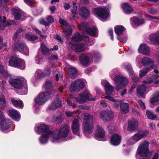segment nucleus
I'll use <instances>...</instances> for the list:
<instances>
[{
    "label": "nucleus",
    "mask_w": 159,
    "mask_h": 159,
    "mask_svg": "<svg viewBox=\"0 0 159 159\" xmlns=\"http://www.w3.org/2000/svg\"><path fill=\"white\" fill-rule=\"evenodd\" d=\"M68 70V74L71 78L74 79L77 74V70L71 66H70L67 68Z\"/></svg>",
    "instance_id": "7c9ffc66"
},
{
    "label": "nucleus",
    "mask_w": 159,
    "mask_h": 159,
    "mask_svg": "<svg viewBox=\"0 0 159 159\" xmlns=\"http://www.w3.org/2000/svg\"><path fill=\"white\" fill-rule=\"evenodd\" d=\"M51 94L45 92L40 94L35 98V102L36 104L41 105L44 104L50 98Z\"/></svg>",
    "instance_id": "f8f14e48"
},
{
    "label": "nucleus",
    "mask_w": 159,
    "mask_h": 159,
    "mask_svg": "<svg viewBox=\"0 0 159 159\" xmlns=\"http://www.w3.org/2000/svg\"><path fill=\"white\" fill-rule=\"evenodd\" d=\"M95 139L99 141H105L107 140L105 137V132L100 126L98 125L95 128Z\"/></svg>",
    "instance_id": "9b49d317"
},
{
    "label": "nucleus",
    "mask_w": 159,
    "mask_h": 159,
    "mask_svg": "<svg viewBox=\"0 0 159 159\" xmlns=\"http://www.w3.org/2000/svg\"><path fill=\"white\" fill-rule=\"evenodd\" d=\"M149 143L147 141H143L140 144L137 151V159H150L152 154L149 150Z\"/></svg>",
    "instance_id": "f257e3e1"
},
{
    "label": "nucleus",
    "mask_w": 159,
    "mask_h": 159,
    "mask_svg": "<svg viewBox=\"0 0 159 159\" xmlns=\"http://www.w3.org/2000/svg\"><path fill=\"white\" fill-rule=\"evenodd\" d=\"M82 117L84 120L82 128L84 134L85 135H87L88 134H91L94 128L93 116L86 113L83 114Z\"/></svg>",
    "instance_id": "7ed1b4c3"
},
{
    "label": "nucleus",
    "mask_w": 159,
    "mask_h": 159,
    "mask_svg": "<svg viewBox=\"0 0 159 159\" xmlns=\"http://www.w3.org/2000/svg\"><path fill=\"white\" fill-rule=\"evenodd\" d=\"M143 81L146 84H150L153 82V80L151 78H147Z\"/></svg>",
    "instance_id": "052dcab7"
},
{
    "label": "nucleus",
    "mask_w": 159,
    "mask_h": 159,
    "mask_svg": "<svg viewBox=\"0 0 159 159\" xmlns=\"http://www.w3.org/2000/svg\"><path fill=\"white\" fill-rule=\"evenodd\" d=\"M70 98H74L79 103H84L87 100L94 101L95 98H92L91 95L88 90L84 91L79 94L76 97H73L72 95H70Z\"/></svg>",
    "instance_id": "20e7f679"
},
{
    "label": "nucleus",
    "mask_w": 159,
    "mask_h": 159,
    "mask_svg": "<svg viewBox=\"0 0 159 159\" xmlns=\"http://www.w3.org/2000/svg\"><path fill=\"white\" fill-rule=\"evenodd\" d=\"M105 98L114 102V105L115 106H117L120 104V101L114 99L112 97H110L109 96H105Z\"/></svg>",
    "instance_id": "a18cd8bd"
},
{
    "label": "nucleus",
    "mask_w": 159,
    "mask_h": 159,
    "mask_svg": "<svg viewBox=\"0 0 159 159\" xmlns=\"http://www.w3.org/2000/svg\"><path fill=\"white\" fill-rule=\"evenodd\" d=\"M11 124V121L9 119H5L2 120L0 122L1 130L4 132L10 131V128Z\"/></svg>",
    "instance_id": "2eb2a0df"
},
{
    "label": "nucleus",
    "mask_w": 159,
    "mask_h": 159,
    "mask_svg": "<svg viewBox=\"0 0 159 159\" xmlns=\"http://www.w3.org/2000/svg\"><path fill=\"white\" fill-rule=\"evenodd\" d=\"M9 82L11 85L14 88L18 89L25 88L24 90L25 93L23 94L25 95L26 94L27 90L25 88L26 85H24L23 82L20 79L11 78L9 80Z\"/></svg>",
    "instance_id": "6e6552de"
},
{
    "label": "nucleus",
    "mask_w": 159,
    "mask_h": 159,
    "mask_svg": "<svg viewBox=\"0 0 159 159\" xmlns=\"http://www.w3.org/2000/svg\"><path fill=\"white\" fill-rule=\"evenodd\" d=\"M73 132L78 136H80L79 131L80 128V123L79 121L77 119H75L71 126Z\"/></svg>",
    "instance_id": "393cba45"
},
{
    "label": "nucleus",
    "mask_w": 159,
    "mask_h": 159,
    "mask_svg": "<svg viewBox=\"0 0 159 159\" xmlns=\"http://www.w3.org/2000/svg\"><path fill=\"white\" fill-rule=\"evenodd\" d=\"M51 71L49 68L46 69L43 72L44 77L49 76L51 74Z\"/></svg>",
    "instance_id": "13d9d810"
},
{
    "label": "nucleus",
    "mask_w": 159,
    "mask_h": 159,
    "mask_svg": "<svg viewBox=\"0 0 159 159\" xmlns=\"http://www.w3.org/2000/svg\"><path fill=\"white\" fill-rule=\"evenodd\" d=\"M139 125V122L135 118H131L128 120L127 126L128 130L133 131L136 130Z\"/></svg>",
    "instance_id": "a211bd4d"
},
{
    "label": "nucleus",
    "mask_w": 159,
    "mask_h": 159,
    "mask_svg": "<svg viewBox=\"0 0 159 159\" xmlns=\"http://www.w3.org/2000/svg\"><path fill=\"white\" fill-rule=\"evenodd\" d=\"M12 11L16 19L20 20L23 19V17L24 16V13L22 11L15 9H12Z\"/></svg>",
    "instance_id": "c756f323"
},
{
    "label": "nucleus",
    "mask_w": 159,
    "mask_h": 159,
    "mask_svg": "<svg viewBox=\"0 0 159 159\" xmlns=\"http://www.w3.org/2000/svg\"><path fill=\"white\" fill-rule=\"evenodd\" d=\"M100 118L103 120L109 121L113 119L114 115L110 111H103L100 114Z\"/></svg>",
    "instance_id": "f3484780"
},
{
    "label": "nucleus",
    "mask_w": 159,
    "mask_h": 159,
    "mask_svg": "<svg viewBox=\"0 0 159 159\" xmlns=\"http://www.w3.org/2000/svg\"><path fill=\"white\" fill-rule=\"evenodd\" d=\"M6 103L4 98H0V107L1 109H3L6 106Z\"/></svg>",
    "instance_id": "5fc2aeb1"
},
{
    "label": "nucleus",
    "mask_w": 159,
    "mask_h": 159,
    "mask_svg": "<svg viewBox=\"0 0 159 159\" xmlns=\"http://www.w3.org/2000/svg\"><path fill=\"white\" fill-rule=\"evenodd\" d=\"M55 87V84L52 83V81L50 80H47L44 83L43 87L46 90L45 92L47 93L52 94V92H54V88Z\"/></svg>",
    "instance_id": "6ab92c4d"
},
{
    "label": "nucleus",
    "mask_w": 159,
    "mask_h": 159,
    "mask_svg": "<svg viewBox=\"0 0 159 159\" xmlns=\"http://www.w3.org/2000/svg\"><path fill=\"white\" fill-rule=\"evenodd\" d=\"M125 30V28L122 25H117L115 27V32L118 35L122 34Z\"/></svg>",
    "instance_id": "a19ab883"
},
{
    "label": "nucleus",
    "mask_w": 159,
    "mask_h": 159,
    "mask_svg": "<svg viewBox=\"0 0 159 159\" xmlns=\"http://www.w3.org/2000/svg\"><path fill=\"white\" fill-rule=\"evenodd\" d=\"M146 88L145 85L143 84L139 85L137 88V93L140 96H143L145 91Z\"/></svg>",
    "instance_id": "58836bf2"
},
{
    "label": "nucleus",
    "mask_w": 159,
    "mask_h": 159,
    "mask_svg": "<svg viewBox=\"0 0 159 159\" xmlns=\"http://www.w3.org/2000/svg\"><path fill=\"white\" fill-rule=\"evenodd\" d=\"M136 143L132 136L129 138L127 141V143L129 145H133Z\"/></svg>",
    "instance_id": "603ef678"
},
{
    "label": "nucleus",
    "mask_w": 159,
    "mask_h": 159,
    "mask_svg": "<svg viewBox=\"0 0 159 159\" xmlns=\"http://www.w3.org/2000/svg\"><path fill=\"white\" fill-rule=\"evenodd\" d=\"M139 103L143 109H144L145 108V106L144 103L141 100H139Z\"/></svg>",
    "instance_id": "69168bd1"
},
{
    "label": "nucleus",
    "mask_w": 159,
    "mask_h": 159,
    "mask_svg": "<svg viewBox=\"0 0 159 159\" xmlns=\"http://www.w3.org/2000/svg\"><path fill=\"white\" fill-rule=\"evenodd\" d=\"M35 130L37 134L43 133L44 134H48L52 135V131L48 129V127L44 124H37L35 128Z\"/></svg>",
    "instance_id": "4468645a"
},
{
    "label": "nucleus",
    "mask_w": 159,
    "mask_h": 159,
    "mask_svg": "<svg viewBox=\"0 0 159 159\" xmlns=\"http://www.w3.org/2000/svg\"><path fill=\"white\" fill-rule=\"evenodd\" d=\"M22 31V30L20 29L17 30V32L15 33V35L13 37V39H16L17 38L19 33H20Z\"/></svg>",
    "instance_id": "e2e57ef3"
},
{
    "label": "nucleus",
    "mask_w": 159,
    "mask_h": 159,
    "mask_svg": "<svg viewBox=\"0 0 159 159\" xmlns=\"http://www.w3.org/2000/svg\"><path fill=\"white\" fill-rule=\"evenodd\" d=\"M73 8L71 9V10L74 16H75L78 13V11H77V6L76 3L75 2L73 3Z\"/></svg>",
    "instance_id": "09e8293b"
},
{
    "label": "nucleus",
    "mask_w": 159,
    "mask_h": 159,
    "mask_svg": "<svg viewBox=\"0 0 159 159\" xmlns=\"http://www.w3.org/2000/svg\"><path fill=\"white\" fill-rule=\"evenodd\" d=\"M41 48L42 52L44 54L46 55L49 54V49L44 44H42Z\"/></svg>",
    "instance_id": "8fccbe9b"
},
{
    "label": "nucleus",
    "mask_w": 159,
    "mask_h": 159,
    "mask_svg": "<svg viewBox=\"0 0 159 159\" xmlns=\"http://www.w3.org/2000/svg\"><path fill=\"white\" fill-rule=\"evenodd\" d=\"M6 18L4 16H0V30H4L6 26L11 25L14 24L12 20H7L6 22Z\"/></svg>",
    "instance_id": "412c9836"
},
{
    "label": "nucleus",
    "mask_w": 159,
    "mask_h": 159,
    "mask_svg": "<svg viewBox=\"0 0 159 159\" xmlns=\"http://www.w3.org/2000/svg\"><path fill=\"white\" fill-rule=\"evenodd\" d=\"M9 63L10 66L16 67L21 69H24L25 67L24 61L16 57H12L10 59Z\"/></svg>",
    "instance_id": "423d86ee"
},
{
    "label": "nucleus",
    "mask_w": 159,
    "mask_h": 159,
    "mask_svg": "<svg viewBox=\"0 0 159 159\" xmlns=\"http://www.w3.org/2000/svg\"><path fill=\"white\" fill-rule=\"evenodd\" d=\"M121 140V136L116 133L113 134L111 138V143L112 145L114 146H116L119 144Z\"/></svg>",
    "instance_id": "b1692460"
},
{
    "label": "nucleus",
    "mask_w": 159,
    "mask_h": 159,
    "mask_svg": "<svg viewBox=\"0 0 159 159\" xmlns=\"http://www.w3.org/2000/svg\"><path fill=\"white\" fill-rule=\"evenodd\" d=\"M79 13L80 16L83 18H87L90 16L89 10L85 7H81L79 10Z\"/></svg>",
    "instance_id": "a878e982"
},
{
    "label": "nucleus",
    "mask_w": 159,
    "mask_h": 159,
    "mask_svg": "<svg viewBox=\"0 0 159 159\" xmlns=\"http://www.w3.org/2000/svg\"><path fill=\"white\" fill-rule=\"evenodd\" d=\"M145 16L147 17H148L150 19H149V20H152L153 21H155L154 20H159V16H151L150 15L146 14L145 15Z\"/></svg>",
    "instance_id": "4d7b16f0"
},
{
    "label": "nucleus",
    "mask_w": 159,
    "mask_h": 159,
    "mask_svg": "<svg viewBox=\"0 0 159 159\" xmlns=\"http://www.w3.org/2000/svg\"><path fill=\"white\" fill-rule=\"evenodd\" d=\"M146 114L147 117L149 119L154 120L157 118V115L151 110H147Z\"/></svg>",
    "instance_id": "79ce46f5"
},
{
    "label": "nucleus",
    "mask_w": 159,
    "mask_h": 159,
    "mask_svg": "<svg viewBox=\"0 0 159 159\" xmlns=\"http://www.w3.org/2000/svg\"><path fill=\"white\" fill-rule=\"evenodd\" d=\"M149 68H146L141 70L139 72L140 77L142 78L146 75L149 71Z\"/></svg>",
    "instance_id": "de8ad7c7"
},
{
    "label": "nucleus",
    "mask_w": 159,
    "mask_h": 159,
    "mask_svg": "<svg viewBox=\"0 0 159 159\" xmlns=\"http://www.w3.org/2000/svg\"><path fill=\"white\" fill-rule=\"evenodd\" d=\"M122 7L124 11L127 13H130L133 10L131 6L126 2L122 4Z\"/></svg>",
    "instance_id": "c9c22d12"
},
{
    "label": "nucleus",
    "mask_w": 159,
    "mask_h": 159,
    "mask_svg": "<svg viewBox=\"0 0 159 159\" xmlns=\"http://www.w3.org/2000/svg\"><path fill=\"white\" fill-rule=\"evenodd\" d=\"M142 139L146 137L149 134V132L148 131H145L142 133H139Z\"/></svg>",
    "instance_id": "680f3d73"
},
{
    "label": "nucleus",
    "mask_w": 159,
    "mask_h": 159,
    "mask_svg": "<svg viewBox=\"0 0 159 159\" xmlns=\"http://www.w3.org/2000/svg\"><path fill=\"white\" fill-rule=\"evenodd\" d=\"M47 20L48 23H51L54 21V19L52 16H49L47 18Z\"/></svg>",
    "instance_id": "774afa93"
},
{
    "label": "nucleus",
    "mask_w": 159,
    "mask_h": 159,
    "mask_svg": "<svg viewBox=\"0 0 159 159\" xmlns=\"http://www.w3.org/2000/svg\"><path fill=\"white\" fill-rule=\"evenodd\" d=\"M8 115L16 121H19L20 119V116L19 112L14 109H10L8 111Z\"/></svg>",
    "instance_id": "5701e85b"
},
{
    "label": "nucleus",
    "mask_w": 159,
    "mask_h": 159,
    "mask_svg": "<svg viewBox=\"0 0 159 159\" xmlns=\"http://www.w3.org/2000/svg\"><path fill=\"white\" fill-rule=\"evenodd\" d=\"M149 40L152 43H158L159 45V32L151 34L149 36Z\"/></svg>",
    "instance_id": "c85d7f7f"
},
{
    "label": "nucleus",
    "mask_w": 159,
    "mask_h": 159,
    "mask_svg": "<svg viewBox=\"0 0 159 159\" xmlns=\"http://www.w3.org/2000/svg\"><path fill=\"white\" fill-rule=\"evenodd\" d=\"M84 86V83L82 80L77 79L71 83L70 90L71 92H79L83 89Z\"/></svg>",
    "instance_id": "1a4fd4ad"
},
{
    "label": "nucleus",
    "mask_w": 159,
    "mask_h": 159,
    "mask_svg": "<svg viewBox=\"0 0 159 159\" xmlns=\"http://www.w3.org/2000/svg\"><path fill=\"white\" fill-rule=\"evenodd\" d=\"M115 89L118 91L125 87L129 83L128 80L121 76L117 75L115 78Z\"/></svg>",
    "instance_id": "0eeeda50"
},
{
    "label": "nucleus",
    "mask_w": 159,
    "mask_h": 159,
    "mask_svg": "<svg viewBox=\"0 0 159 159\" xmlns=\"http://www.w3.org/2000/svg\"><path fill=\"white\" fill-rule=\"evenodd\" d=\"M0 72L5 77H7L9 76L7 71L5 70L3 66L0 64Z\"/></svg>",
    "instance_id": "49530a36"
},
{
    "label": "nucleus",
    "mask_w": 159,
    "mask_h": 159,
    "mask_svg": "<svg viewBox=\"0 0 159 159\" xmlns=\"http://www.w3.org/2000/svg\"><path fill=\"white\" fill-rule=\"evenodd\" d=\"M61 102L59 99H57L48 106V108L50 110H55L61 106Z\"/></svg>",
    "instance_id": "bb28decb"
},
{
    "label": "nucleus",
    "mask_w": 159,
    "mask_h": 159,
    "mask_svg": "<svg viewBox=\"0 0 159 159\" xmlns=\"http://www.w3.org/2000/svg\"><path fill=\"white\" fill-rule=\"evenodd\" d=\"M72 40L74 42H78L83 40L85 41L89 45H92L94 44V42L90 41L89 38L85 36L81 37L80 34L79 33H76L73 34L72 38Z\"/></svg>",
    "instance_id": "ddd939ff"
},
{
    "label": "nucleus",
    "mask_w": 159,
    "mask_h": 159,
    "mask_svg": "<svg viewBox=\"0 0 159 159\" xmlns=\"http://www.w3.org/2000/svg\"><path fill=\"white\" fill-rule=\"evenodd\" d=\"M69 131V127L66 125H61L59 128L52 132V142L54 143L61 142L64 140V138L67 137Z\"/></svg>",
    "instance_id": "f03ea898"
},
{
    "label": "nucleus",
    "mask_w": 159,
    "mask_h": 159,
    "mask_svg": "<svg viewBox=\"0 0 159 159\" xmlns=\"http://www.w3.org/2000/svg\"><path fill=\"white\" fill-rule=\"evenodd\" d=\"M133 25L138 26L143 23L144 20L142 18L134 17L133 19Z\"/></svg>",
    "instance_id": "ea45409f"
},
{
    "label": "nucleus",
    "mask_w": 159,
    "mask_h": 159,
    "mask_svg": "<svg viewBox=\"0 0 159 159\" xmlns=\"http://www.w3.org/2000/svg\"><path fill=\"white\" fill-rule=\"evenodd\" d=\"M93 55H92L93 57V59H94V60H96L97 58H99L100 57V55L98 53L95 52L93 53Z\"/></svg>",
    "instance_id": "338daca9"
},
{
    "label": "nucleus",
    "mask_w": 159,
    "mask_h": 159,
    "mask_svg": "<svg viewBox=\"0 0 159 159\" xmlns=\"http://www.w3.org/2000/svg\"><path fill=\"white\" fill-rule=\"evenodd\" d=\"M17 48L21 53L27 55H28L29 54L28 48L24 43L20 44Z\"/></svg>",
    "instance_id": "72a5a7b5"
},
{
    "label": "nucleus",
    "mask_w": 159,
    "mask_h": 159,
    "mask_svg": "<svg viewBox=\"0 0 159 159\" xmlns=\"http://www.w3.org/2000/svg\"><path fill=\"white\" fill-rule=\"evenodd\" d=\"M125 68L130 74H131L132 75L133 74L134 72L132 70V68L130 65L129 64H127L125 66Z\"/></svg>",
    "instance_id": "864d4df0"
},
{
    "label": "nucleus",
    "mask_w": 159,
    "mask_h": 159,
    "mask_svg": "<svg viewBox=\"0 0 159 159\" xmlns=\"http://www.w3.org/2000/svg\"><path fill=\"white\" fill-rule=\"evenodd\" d=\"M12 104L16 107L22 108L23 107V104L22 101L21 100H16L15 98H12L11 99Z\"/></svg>",
    "instance_id": "4c0bfd02"
},
{
    "label": "nucleus",
    "mask_w": 159,
    "mask_h": 159,
    "mask_svg": "<svg viewBox=\"0 0 159 159\" xmlns=\"http://www.w3.org/2000/svg\"><path fill=\"white\" fill-rule=\"evenodd\" d=\"M120 104L121 112L124 114L127 113L129 110V104L124 102H122Z\"/></svg>",
    "instance_id": "f704fd0d"
},
{
    "label": "nucleus",
    "mask_w": 159,
    "mask_h": 159,
    "mask_svg": "<svg viewBox=\"0 0 159 159\" xmlns=\"http://www.w3.org/2000/svg\"><path fill=\"white\" fill-rule=\"evenodd\" d=\"M132 136L136 143L142 139L139 133H136Z\"/></svg>",
    "instance_id": "3c124183"
},
{
    "label": "nucleus",
    "mask_w": 159,
    "mask_h": 159,
    "mask_svg": "<svg viewBox=\"0 0 159 159\" xmlns=\"http://www.w3.org/2000/svg\"><path fill=\"white\" fill-rule=\"evenodd\" d=\"M92 11L94 14L101 18L103 21L106 20L108 16V13L107 9L104 8H95L93 9Z\"/></svg>",
    "instance_id": "9d476101"
},
{
    "label": "nucleus",
    "mask_w": 159,
    "mask_h": 159,
    "mask_svg": "<svg viewBox=\"0 0 159 159\" xmlns=\"http://www.w3.org/2000/svg\"><path fill=\"white\" fill-rule=\"evenodd\" d=\"M141 62L144 66H146L151 65L153 63L154 61L150 58L145 57L142 59Z\"/></svg>",
    "instance_id": "37998d69"
},
{
    "label": "nucleus",
    "mask_w": 159,
    "mask_h": 159,
    "mask_svg": "<svg viewBox=\"0 0 159 159\" xmlns=\"http://www.w3.org/2000/svg\"><path fill=\"white\" fill-rule=\"evenodd\" d=\"M39 21L41 24H43L46 26H48V23L43 19L40 20Z\"/></svg>",
    "instance_id": "0e129e2a"
},
{
    "label": "nucleus",
    "mask_w": 159,
    "mask_h": 159,
    "mask_svg": "<svg viewBox=\"0 0 159 159\" xmlns=\"http://www.w3.org/2000/svg\"><path fill=\"white\" fill-rule=\"evenodd\" d=\"M70 47L72 49L76 52H82L87 49V47L84 43H74Z\"/></svg>",
    "instance_id": "aec40b11"
},
{
    "label": "nucleus",
    "mask_w": 159,
    "mask_h": 159,
    "mask_svg": "<svg viewBox=\"0 0 159 159\" xmlns=\"http://www.w3.org/2000/svg\"><path fill=\"white\" fill-rule=\"evenodd\" d=\"M150 103L152 105H157L159 103V92L154 93L151 99Z\"/></svg>",
    "instance_id": "e433bc0d"
},
{
    "label": "nucleus",
    "mask_w": 159,
    "mask_h": 159,
    "mask_svg": "<svg viewBox=\"0 0 159 159\" xmlns=\"http://www.w3.org/2000/svg\"><path fill=\"white\" fill-rule=\"evenodd\" d=\"M102 85L104 86L105 92L107 95L112 94L113 92L114 87L107 81L103 80L102 81Z\"/></svg>",
    "instance_id": "4be33fe9"
},
{
    "label": "nucleus",
    "mask_w": 159,
    "mask_h": 159,
    "mask_svg": "<svg viewBox=\"0 0 159 159\" xmlns=\"http://www.w3.org/2000/svg\"><path fill=\"white\" fill-rule=\"evenodd\" d=\"M88 24L87 22H82L78 26L79 29L82 30L88 34L93 36H96L98 34V31L96 27L88 28Z\"/></svg>",
    "instance_id": "39448f33"
},
{
    "label": "nucleus",
    "mask_w": 159,
    "mask_h": 159,
    "mask_svg": "<svg viewBox=\"0 0 159 159\" xmlns=\"http://www.w3.org/2000/svg\"><path fill=\"white\" fill-rule=\"evenodd\" d=\"M117 38L119 41L123 43H125L127 39L126 36H125L124 37H118Z\"/></svg>",
    "instance_id": "bf43d9fd"
},
{
    "label": "nucleus",
    "mask_w": 159,
    "mask_h": 159,
    "mask_svg": "<svg viewBox=\"0 0 159 159\" xmlns=\"http://www.w3.org/2000/svg\"><path fill=\"white\" fill-rule=\"evenodd\" d=\"M148 11L149 13L153 15L156 14L157 12V10L153 8H149Z\"/></svg>",
    "instance_id": "6e6d98bb"
},
{
    "label": "nucleus",
    "mask_w": 159,
    "mask_h": 159,
    "mask_svg": "<svg viewBox=\"0 0 159 159\" xmlns=\"http://www.w3.org/2000/svg\"><path fill=\"white\" fill-rule=\"evenodd\" d=\"M79 60L82 64L85 66L89 63V58L85 54H82L79 57Z\"/></svg>",
    "instance_id": "2f4dec72"
},
{
    "label": "nucleus",
    "mask_w": 159,
    "mask_h": 159,
    "mask_svg": "<svg viewBox=\"0 0 159 159\" xmlns=\"http://www.w3.org/2000/svg\"><path fill=\"white\" fill-rule=\"evenodd\" d=\"M51 138V140H52V135H50L48 134H44L41 136L39 139L40 142L42 144H45L47 143L48 138Z\"/></svg>",
    "instance_id": "473e14b6"
},
{
    "label": "nucleus",
    "mask_w": 159,
    "mask_h": 159,
    "mask_svg": "<svg viewBox=\"0 0 159 159\" xmlns=\"http://www.w3.org/2000/svg\"><path fill=\"white\" fill-rule=\"evenodd\" d=\"M139 53L144 55H148L150 51L148 46L145 44H141L139 48Z\"/></svg>",
    "instance_id": "cd10ccee"
},
{
    "label": "nucleus",
    "mask_w": 159,
    "mask_h": 159,
    "mask_svg": "<svg viewBox=\"0 0 159 159\" xmlns=\"http://www.w3.org/2000/svg\"><path fill=\"white\" fill-rule=\"evenodd\" d=\"M35 77L36 79L39 80L45 77L43 72L39 69L37 70L35 73Z\"/></svg>",
    "instance_id": "c03bdc74"
},
{
    "label": "nucleus",
    "mask_w": 159,
    "mask_h": 159,
    "mask_svg": "<svg viewBox=\"0 0 159 159\" xmlns=\"http://www.w3.org/2000/svg\"><path fill=\"white\" fill-rule=\"evenodd\" d=\"M59 22L63 25L62 28L65 35L67 36L71 34L72 32V30L68 24L65 20L61 19H60Z\"/></svg>",
    "instance_id": "dca6fc26"
}]
</instances>
